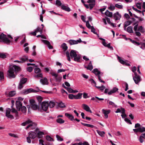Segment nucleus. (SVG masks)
<instances>
[{"label": "nucleus", "instance_id": "nucleus-1", "mask_svg": "<svg viewBox=\"0 0 145 145\" xmlns=\"http://www.w3.org/2000/svg\"><path fill=\"white\" fill-rule=\"evenodd\" d=\"M7 37L10 38V39H8L6 35L3 33H2L0 35V42H3L8 45L10 44V43L12 42L11 39H12L13 38L10 35H8Z\"/></svg>", "mask_w": 145, "mask_h": 145}, {"label": "nucleus", "instance_id": "nucleus-2", "mask_svg": "<svg viewBox=\"0 0 145 145\" xmlns=\"http://www.w3.org/2000/svg\"><path fill=\"white\" fill-rule=\"evenodd\" d=\"M92 72L94 73L96 76L97 75L98 79L100 82L103 83H105V82L104 81L102 80H101V77L100 75L101 74V72L100 71H98L97 69L96 68L94 69Z\"/></svg>", "mask_w": 145, "mask_h": 145}, {"label": "nucleus", "instance_id": "nucleus-3", "mask_svg": "<svg viewBox=\"0 0 145 145\" xmlns=\"http://www.w3.org/2000/svg\"><path fill=\"white\" fill-rule=\"evenodd\" d=\"M30 103V106L31 108L34 110H36L38 109V106L34 100L33 99L29 100Z\"/></svg>", "mask_w": 145, "mask_h": 145}, {"label": "nucleus", "instance_id": "nucleus-4", "mask_svg": "<svg viewBox=\"0 0 145 145\" xmlns=\"http://www.w3.org/2000/svg\"><path fill=\"white\" fill-rule=\"evenodd\" d=\"M27 80V78H22L20 80L18 88L20 89H21L23 87V84H25Z\"/></svg>", "mask_w": 145, "mask_h": 145}, {"label": "nucleus", "instance_id": "nucleus-5", "mask_svg": "<svg viewBox=\"0 0 145 145\" xmlns=\"http://www.w3.org/2000/svg\"><path fill=\"white\" fill-rule=\"evenodd\" d=\"M14 72L12 69L10 67L8 71L7 75L9 78H15L16 77L15 75L14 74Z\"/></svg>", "mask_w": 145, "mask_h": 145}, {"label": "nucleus", "instance_id": "nucleus-6", "mask_svg": "<svg viewBox=\"0 0 145 145\" xmlns=\"http://www.w3.org/2000/svg\"><path fill=\"white\" fill-rule=\"evenodd\" d=\"M42 108L43 110L46 111L47 110L48 107V102L44 101L42 103Z\"/></svg>", "mask_w": 145, "mask_h": 145}, {"label": "nucleus", "instance_id": "nucleus-7", "mask_svg": "<svg viewBox=\"0 0 145 145\" xmlns=\"http://www.w3.org/2000/svg\"><path fill=\"white\" fill-rule=\"evenodd\" d=\"M82 42V41L80 39H79L77 40H70L68 41L69 43L71 45L77 44L78 43H80Z\"/></svg>", "mask_w": 145, "mask_h": 145}, {"label": "nucleus", "instance_id": "nucleus-8", "mask_svg": "<svg viewBox=\"0 0 145 145\" xmlns=\"http://www.w3.org/2000/svg\"><path fill=\"white\" fill-rule=\"evenodd\" d=\"M11 68L12 69V70L14 71V72H15L16 74H17L18 72H19L21 71L20 67L18 66H16L15 65H14Z\"/></svg>", "mask_w": 145, "mask_h": 145}, {"label": "nucleus", "instance_id": "nucleus-9", "mask_svg": "<svg viewBox=\"0 0 145 145\" xmlns=\"http://www.w3.org/2000/svg\"><path fill=\"white\" fill-rule=\"evenodd\" d=\"M121 15L118 12H117L113 15V17L116 21L120 20L121 18Z\"/></svg>", "mask_w": 145, "mask_h": 145}, {"label": "nucleus", "instance_id": "nucleus-10", "mask_svg": "<svg viewBox=\"0 0 145 145\" xmlns=\"http://www.w3.org/2000/svg\"><path fill=\"white\" fill-rule=\"evenodd\" d=\"M82 106L83 108L86 111L89 112L90 113H92L89 107L87 105L83 104L82 105Z\"/></svg>", "mask_w": 145, "mask_h": 145}, {"label": "nucleus", "instance_id": "nucleus-11", "mask_svg": "<svg viewBox=\"0 0 145 145\" xmlns=\"http://www.w3.org/2000/svg\"><path fill=\"white\" fill-rule=\"evenodd\" d=\"M29 136L32 139H34L37 136L36 133L33 131H30L28 133Z\"/></svg>", "mask_w": 145, "mask_h": 145}, {"label": "nucleus", "instance_id": "nucleus-12", "mask_svg": "<svg viewBox=\"0 0 145 145\" xmlns=\"http://www.w3.org/2000/svg\"><path fill=\"white\" fill-rule=\"evenodd\" d=\"M16 107L18 110L20 111L22 106V104L21 102L19 101H17L16 102Z\"/></svg>", "mask_w": 145, "mask_h": 145}, {"label": "nucleus", "instance_id": "nucleus-13", "mask_svg": "<svg viewBox=\"0 0 145 145\" xmlns=\"http://www.w3.org/2000/svg\"><path fill=\"white\" fill-rule=\"evenodd\" d=\"M133 79L136 84H138L141 81L140 76H133Z\"/></svg>", "mask_w": 145, "mask_h": 145}, {"label": "nucleus", "instance_id": "nucleus-14", "mask_svg": "<svg viewBox=\"0 0 145 145\" xmlns=\"http://www.w3.org/2000/svg\"><path fill=\"white\" fill-rule=\"evenodd\" d=\"M118 88L116 87H114L110 91L108 92V93L109 95H110L113 93H116V91H118Z\"/></svg>", "mask_w": 145, "mask_h": 145}, {"label": "nucleus", "instance_id": "nucleus-15", "mask_svg": "<svg viewBox=\"0 0 145 145\" xmlns=\"http://www.w3.org/2000/svg\"><path fill=\"white\" fill-rule=\"evenodd\" d=\"M77 55L76 51L73 50H71L70 53V55L71 58L76 57Z\"/></svg>", "mask_w": 145, "mask_h": 145}, {"label": "nucleus", "instance_id": "nucleus-16", "mask_svg": "<svg viewBox=\"0 0 145 145\" xmlns=\"http://www.w3.org/2000/svg\"><path fill=\"white\" fill-rule=\"evenodd\" d=\"M102 111L104 114L105 118H108V114L110 113V110H106L104 109H103Z\"/></svg>", "mask_w": 145, "mask_h": 145}, {"label": "nucleus", "instance_id": "nucleus-17", "mask_svg": "<svg viewBox=\"0 0 145 145\" xmlns=\"http://www.w3.org/2000/svg\"><path fill=\"white\" fill-rule=\"evenodd\" d=\"M65 115L71 121H73L74 120L73 116L69 113H66L65 114Z\"/></svg>", "mask_w": 145, "mask_h": 145}, {"label": "nucleus", "instance_id": "nucleus-18", "mask_svg": "<svg viewBox=\"0 0 145 145\" xmlns=\"http://www.w3.org/2000/svg\"><path fill=\"white\" fill-rule=\"evenodd\" d=\"M19 59L21 60V63H22L28 60V57L27 56H25L20 58Z\"/></svg>", "mask_w": 145, "mask_h": 145}, {"label": "nucleus", "instance_id": "nucleus-19", "mask_svg": "<svg viewBox=\"0 0 145 145\" xmlns=\"http://www.w3.org/2000/svg\"><path fill=\"white\" fill-rule=\"evenodd\" d=\"M61 48L64 52L66 51L68 49V47L67 44L64 43L61 44Z\"/></svg>", "mask_w": 145, "mask_h": 145}, {"label": "nucleus", "instance_id": "nucleus-20", "mask_svg": "<svg viewBox=\"0 0 145 145\" xmlns=\"http://www.w3.org/2000/svg\"><path fill=\"white\" fill-rule=\"evenodd\" d=\"M85 67L88 70L91 71L93 69V66L92 65L91 61H90L87 67L85 66Z\"/></svg>", "mask_w": 145, "mask_h": 145}, {"label": "nucleus", "instance_id": "nucleus-21", "mask_svg": "<svg viewBox=\"0 0 145 145\" xmlns=\"http://www.w3.org/2000/svg\"><path fill=\"white\" fill-rule=\"evenodd\" d=\"M61 8L63 10L67 12H69L71 11V9L69 7L64 5H62L61 6Z\"/></svg>", "mask_w": 145, "mask_h": 145}, {"label": "nucleus", "instance_id": "nucleus-22", "mask_svg": "<svg viewBox=\"0 0 145 145\" xmlns=\"http://www.w3.org/2000/svg\"><path fill=\"white\" fill-rule=\"evenodd\" d=\"M74 60L77 62H80V60L81 58L80 55L77 54V56L74 57Z\"/></svg>", "mask_w": 145, "mask_h": 145}, {"label": "nucleus", "instance_id": "nucleus-23", "mask_svg": "<svg viewBox=\"0 0 145 145\" xmlns=\"http://www.w3.org/2000/svg\"><path fill=\"white\" fill-rule=\"evenodd\" d=\"M105 14L106 16L110 17H111L112 16V13L110 12L108 10H106Z\"/></svg>", "mask_w": 145, "mask_h": 145}, {"label": "nucleus", "instance_id": "nucleus-24", "mask_svg": "<svg viewBox=\"0 0 145 145\" xmlns=\"http://www.w3.org/2000/svg\"><path fill=\"white\" fill-rule=\"evenodd\" d=\"M40 82L43 84H48V80L47 79L45 78L43 79H41L40 80Z\"/></svg>", "mask_w": 145, "mask_h": 145}, {"label": "nucleus", "instance_id": "nucleus-25", "mask_svg": "<svg viewBox=\"0 0 145 145\" xmlns=\"http://www.w3.org/2000/svg\"><path fill=\"white\" fill-rule=\"evenodd\" d=\"M82 93H78L77 95H74V99H81L82 98Z\"/></svg>", "mask_w": 145, "mask_h": 145}, {"label": "nucleus", "instance_id": "nucleus-26", "mask_svg": "<svg viewBox=\"0 0 145 145\" xmlns=\"http://www.w3.org/2000/svg\"><path fill=\"white\" fill-rule=\"evenodd\" d=\"M48 107L50 108H52L54 107L55 105V103L54 102L50 101L49 103L48 102Z\"/></svg>", "mask_w": 145, "mask_h": 145}, {"label": "nucleus", "instance_id": "nucleus-27", "mask_svg": "<svg viewBox=\"0 0 145 145\" xmlns=\"http://www.w3.org/2000/svg\"><path fill=\"white\" fill-rule=\"evenodd\" d=\"M16 94V92L14 91H12L8 93V97H12Z\"/></svg>", "mask_w": 145, "mask_h": 145}, {"label": "nucleus", "instance_id": "nucleus-28", "mask_svg": "<svg viewBox=\"0 0 145 145\" xmlns=\"http://www.w3.org/2000/svg\"><path fill=\"white\" fill-rule=\"evenodd\" d=\"M44 133L42 132L39 131L37 135L38 137L39 138H42V135H44Z\"/></svg>", "mask_w": 145, "mask_h": 145}, {"label": "nucleus", "instance_id": "nucleus-29", "mask_svg": "<svg viewBox=\"0 0 145 145\" xmlns=\"http://www.w3.org/2000/svg\"><path fill=\"white\" fill-rule=\"evenodd\" d=\"M127 32L130 33H133V27L132 26H129L128 27L127 29Z\"/></svg>", "mask_w": 145, "mask_h": 145}, {"label": "nucleus", "instance_id": "nucleus-30", "mask_svg": "<svg viewBox=\"0 0 145 145\" xmlns=\"http://www.w3.org/2000/svg\"><path fill=\"white\" fill-rule=\"evenodd\" d=\"M56 122L62 124L65 122V121L61 118H58L56 120Z\"/></svg>", "mask_w": 145, "mask_h": 145}, {"label": "nucleus", "instance_id": "nucleus-31", "mask_svg": "<svg viewBox=\"0 0 145 145\" xmlns=\"http://www.w3.org/2000/svg\"><path fill=\"white\" fill-rule=\"evenodd\" d=\"M81 123L82 124L85 126L89 127L91 128H93L94 127V126L93 125H92L88 124L87 123H83L82 122H81Z\"/></svg>", "mask_w": 145, "mask_h": 145}, {"label": "nucleus", "instance_id": "nucleus-32", "mask_svg": "<svg viewBox=\"0 0 145 145\" xmlns=\"http://www.w3.org/2000/svg\"><path fill=\"white\" fill-rule=\"evenodd\" d=\"M96 131L99 135L102 137L104 136V134H105V132L104 131H101L98 130H97Z\"/></svg>", "mask_w": 145, "mask_h": 145}, {"label": "nucleus", "instance_id": "nucleus-33", "mask_svg": "<svg viewBox=\"0 0 145 145\" xmlns=\"http://www.w3.org/2000/svg\"><path fill=\"white\" fill-rule=\"evenodd\" d=\"M118 59L119 60V62L122 64L124 65L125 64V61L121 59L120 57L118 56Z\"/></svg>", "mask_w": 145, "mask_h": 145}, {"label": "nucleus", "instance_id": "nucleus-34", "mask_svg": "<svg viewBox=\"0 0 145 145\" xmlns=\"http://www.w3.org/2000/svg\"><path fill=\"white\" fill-rule=\"evenodd\" d=\"M11 112L12 113H14L15 114V115L16 116H18V112L14 108H12L11 110Z\"/></svg>", "mask_w": 145, "mask_h": 145}, {"label": "nucleus", "instance_id": "nucleus-35", "mask_svg": "<svg viewBox=\"0 0 145 145\" xmlns=\"http://www.w3.org/2000/svg\"><path fill=\"white\" fill-rule=\"evenodd\" d=\"M42 30H43V28H42L41 29H40V27H38L37 28L35 29V31L36 32H40V34H42Z\"/></svg>", "mask_w": 145, "mask_h": 145}, {"label": "nucleus", "instance_id": "nucleus-36", "mask_svg": "<svg viewBox=\"0 0 145 145\" xmlns=\"http://www.w3.org/2000/svg\"><path fill=\"white\" fill-rule=\"evenodd\" d=\"M58 106L61 108H63L66 107L64 104L62 102H61L58 104Z\"/></svg>", "mask_w": 145, "mask_h": 145}, {"label": "nucleus", "instance_id": "nucleus-37", "mask_svg": "<svg viewBox=\"0 0 145 145\" xmlns=\"http://www.w3.org/2000/svg\"><path fill=\"white\" fill-rule=\"evenodd\" d=\"M46 138L47 140L49 141H54L53 139L49 136H46Z\"/></svg>", "mask_w": 145, "mask_h": 145}, {"label": "nucleus", "instance_id": "nucleus-38", "mask_svg": "<svg viewBox=\"0 0 145 145\" xmlns=\"http://www.w3.org/2000/svg\"><path fill=\"white\" fill-rule=\"evenodd\" d=\"M6 53H0V58L5 59L7 57Z\"/></svg>", "mask_w": 145, "mask_h": 145}, {"label": "nucleus", "instance_id": "nucleus-39", "mask_svg": "<svg viewBox=\"0 0 145 145\" xmlns=\"http://www.w3.org/2000/svg\"><path fill=\"white\" fill-rule=\"evenodd\" d=\"M95 87L98 89H99L101 91L103 90L105 88V87L103 85H102L101 86H95Z\"/></svg>", "mask_w": 145, "mask_h": 145}, {"label": "nucleus", "instance_id": "nucleus-40", "mask_svg": "<svg viewBox=\"0 0 145 145\" xmlns=\"http://www.w3.org/2000/svg\"><path fill=\"white\" fill-rule=\"evenodd\" d=\"M33 125H34V127H35L36 126V124L35 123H32V124H30L27 126L26 128V129H27L30 127L33 126Z\"/></svg>", "mask_w": 145, "mask_h": 145}, {"label": "nucleus", "instance_id": "nucleus-41", "mask_svg": "<svg viewBox=\"0 0 145 145\" xmlns=\"http://www.w3.org/2000/svg\"><path fill=\"white\" fill-rule=\"evenodd\" d=\"M137 31H140L142 33H143L144 32V31L143 30V27L142 26H139L138 27Z\"/></svg>", "mask_w": 145, "mask_h": 145}, {"label": "nucleus", "instance_id": "nucleus-42", "mask_svg": "<svg viewBox=\"0 0 145 145\" xmlns=\"http://www.w3.org/2000/svg\"><path fill=\"white\" fill-rule=\"evenodd\" d=\"M56 137L57 138V140L59 141H62L63 140V138L58 135H56Z\"/></svg>", "mask_w": 145, "mask_h": 145}, {"label": "nucleus", "instance_id": "nucleus-43", "mask_svg": "<svg viewBox=\"0 0 145 145\" xmlns=\"http://www.w3.org/2000/svg\"><path fill=\"white\" fill-rule=\"evenodd\" d=\"M11 109L9 108H7L6 110V116L10 114Z\"/></svg>", "mask_w": 145, "mask_h": 145}, {"label": "nucleus", "instance_id": "nucleus-44", "mask_svg": "<svg viewBox=\"0 0 145 145\" xmlns=\"http://www.w3.org/2000/svg\"><path fill=\"white\" fill-rule=\"evenodd\" d=\"M123 84H124L125 86V90L126 91H127L129 89L128 84L127 83L125 82H124L123 83Z\"/></svg>", "mask_w": 145, "mask_h": 145}, {"label": "nucleus", "instance_id": "nucleus-45", "mask_svg": "<svg viewBox=\"0 0 145 145\" xmlns=\"http://www.w3.org/2000/svg\"><path fill=\"white\" fill-rule=\"evenodd\" d=\"M139 132L142 133L145 131V127H139Z\"/></svg>", "mask_w": 145, "mask_h": 145}, {"label": "nucleus", "instance_id": "nucleus-46", "mask_svg": "<svg viewBox=\"0 0 145 145\" xmlns=\"http://www.w3.org/2000/svg\"><path fill=\"white\" fill-rule=\"evenodd\" d=\"M41 72V70L38 67L36 68L35 69V72L37 74Z\"/></svg>", "mask_w": 145, "mask_h": 145}, {"label": "nucleus", "instance_id": "nucleus-47", "mask_svg": "<svg viewBox=\"0 0 145 145\" xmlns=\"http://www.w3.org/2000/svg\"><path fill=\"white\" fill-rule=\"evenodd\" d=\"M115 7L118 8L119 9H122L123 8V6L121 5H119L118 4H116L115 5Z\"/></svg>", "mask_w": 145, "mask_h": 145}, {"label": "nucleus", "instance_id": "nucleus-48", "mask_svg": "<svg viewBox=\"0 0 145 145\" xmlns=\"http://www.w3.org/2000/svg\"><path fill=\"white\" fill-rule=\"evenodd\" d=\"M86 27L89 29H91V28L92 27V26H91L89 24V22L88 21H87L86 22Z\"/></svg>", "mask_w": 145, "mask_h": 145}, {"label": "nucleus", "instance_id": "nucleus-49", "mask_svg": "<svg viewBox=\"0 0 145 145\" xmlns=\"http://www.w3.org/2000/svg\"><path fill=\"white\" fill-rule=\"evenodd\" d=\"M42 41L45 44L47 45V46H48V45H49L50 44V42L48 41L47 40H42Z\"/></svg>", "mask_w": 145, "mask_h": 145}, {"label": "nucleus", "instance_id": "nucleus-50", "mask_svg": "<svg viewBox=\"0 0 145 145\" xmlns=\"http://www.w3.org/2000/svg\"><path fill=\"white\" fill-rule=\"evenodd\" d=\"M62 78V77L61 76H57L56 78H55L56 80V81L57 82H60L61 79Z\"/></svg>", "mask_w": 145, "mask_h": 145}, {"label": "nucleus", "instance_id": "nucleus-51", "mask_svg": "<svg viewBox=\"0 0 145 145\" xmlns=\"http://www.w3.org/2000/svg\"><path fill=\"white\" fill-rule=\"evenodd\" d=\"M4 78V74L2 72H0V80H1Z\"/></svg>", "mask_w": 145, "mask_h": 145}, {"label": "nucleus", "instance_id": "nucleus-52", "mask_svg": "<svg viewBox=\"0 0 145 145\" xmlns=\"http://www.w3.org/2000/svg\"><path fill=\"white\" fill-rule=\"evenodd\" d=\"M108 8L109 10L113 11L115 9V7L114 5H110Z\"/></svg>", "mask_w": 145, "mask_h": 145}, {"label": "nucleus", "instance_id": "nucleus-53", "mask_svg": "<svg viewBox=\"0 0 145 145\" xmlns=\"http://www.w3.org/2000/svg\"><path fill=\"white\" fill-rule=\"evenodd\" d=\"M21 109L23 113H25L26 111V108L25 106H22Z\"/></svg>", "mask_w": 145, "mask_h": 145}, {"label": "nucleus", "instance_id": "nucleus-54", "mask_svg": "<svg viewBox=\"0 0 145 145\" xmlns=\"http://www.w3.org/2000/svg\"><path fill=\"white\" fill-rule=\"evenodd\" d=\"M62 3L61 2L58 0H57L56 1V5H57L58 6H61Z\"/></svg>", "mask_w": 145, "mask_h": 145}, {"label": "nucleus", "instance_id": "nucleus-55", "mask_svg": "<svg viewBox=\"0 0 145 145\" xmlns=\"http://www.w3.org/2000/svg\"><path fill=\"white\" fill-rule=\"evenodd\" d=\"M35 77H40L41 78H43V75L42 73H37V74L35 76Z\"/></svg>", "mask_w": 145, "mask_h": 145}, {"label": "nucleus", "instance_id": "nucleus-56", "mask_svg": "<svg viewBox=\"0 0 145 145\" xmlns=\"http://www.w3.org/2000/svg\"><path fill=\"white\" fill-rule=\"evenodd\" d=\"M91 32L93 33L94 34H97V33L95 32V29L94 28L93 26H92V27L91 28Z\"/></svg>", "mask_w": 145, "mask_h": 145}, {"label": "nucleus", "instance_id": "nucleus-57", "mask_svg": "<svg viewBox=\"0 0 145 145\" xmlns=\"http://www.w3.org/2000/svg\"><path fill=\"white\" fill-rule=\"evenodd\" d=\"M37 99L39 103H41L42 100V98L41 96H39L37 97Z\"/></svg>", "mask_w": 145, "mask_h": 145}, {"label": "nucleus", "instance_id": "nucleus-58", "mask_svg": "<svg viewBox=\"0 0 145 145\" xmlns=\"http://www.w3.org/2000/svg\"><path fill=\"white\" fill-rule=\"evenodd\" d=\"M95 4L90 3L89 4V7L90 10H92L93 8L95 6Z\"/></svg>", "mask_w": 145, "mask_h": 145}, {"label": "nucleus", "instance_id": "nucleus-59", "mask_svg": "<svg viewBox=\"0 0 145 145\" xmlns=\"http://www.w3.org/2000/svg\"><path fill=\"white\" fill-rule=\"evenodd\" d=\"M68 97L70 99H74V95L73 94H69Z\"/></svg>", "mask_w": 145, "mask_h": 145}, {"label": "nucleus", "instance_id": "nucleus-60", "mask_svg": "<svg viewBox=\"0 0 145 145\" xmlns=\"http://www.w3.org/2000/svg\"><path fill=\"white\" fill-rule=\"evenodd\" d=\"M139 140L140 142L141 143H142L144 141V140L143 139L142 136H140L139 138Z\"/></svg>", "mask_w": 145, "mask_h": 145}, {"label": "nucleus", "instance_id": "nucleus-61", "mask_svg": "<svg viewBox=\"0 0 145 145\" xmlns=\"http://www.w3.org/2000/svg\"><path fill=\"white\" fill-rule=\"evenodd\" d=\"M89 81L91 82V84H93L95 85V86H96V82L92 78L91 79L89 80Z\"/></svg>", "mask_w": 145, "mask_h": 145}, {"label": "nucleus", "instance_id": "nucleus-62", "mask_svg": "<svg viewBox=\"0 0 145 145\" xmlns=\"http://www.w3.org/2000/svg\"><path fill=\"white\" fill-rule=\"evenodd\" d=\"M8 134L11 137H13L14 138H18V137L16 135L14 134H12V133H9Z\"/></svg>", "mask_w": 145, "mask_h": 145}, {"label": "nucleus", "instance_id": "nucleus-63", "mask_svg": "<svg viewBox=\"0 0 145 145\" xmlns=\"http://www.w3.org/2000/svg\"><path fill=\"white\" fill-rule=\"evenodd\" d=\"M141 3H138L136 4L137 7L139 9H141V6H140Z\"/></svg>", "mask_w": 145, "mask_h": 145}, {"label": "nucleus", "instance_id": "nucleus-64", "mask_svg": "<svg viewBox=\"0 0 145 145\" xmlns=\"http://www.w3.org/2000/svg\"><path fill=\"white\" fill-rule=\"evenodd\" d=\"M87 3H91L95 4V0H88L87 1Z\"/></svg>", "mask_w": 145, "mask_h": 145}]
</instances>
